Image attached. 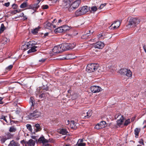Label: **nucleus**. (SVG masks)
Masks as SVG:
<instances>
[{"mask_svg":"<svg viewBox=\"0 0 146 146\" xmlns=\"http://www.w3.org/2000/svg\"><path fill=\"white\" fill-rule=\"evenodd\" d=\"M94 47L97 48L98 49H102L104 46V43L100 41H99L97 42L94 44Z\"/></svg>","mask_w":146,"mask_h":146,"instance_id":"10","label":"nucleus"},{"mask_svg":"<svg viewBox=\"0 0 146 146\" xmlns=\"http://www.w3.org/2000/svg\"><path fill=\"white\" fill-rule=\"evenodd\" d=\"M57 132L60 134H62V135H65L67 134V131L66 129L63 128L60 129L58 130Z\"/></svg>","mask_w":146,"mask_h":146,"instance_id":"17","label":"nucleus"},{"mask_svg":"<svg viewBox=\"0 0 146 146\" xmlns=\"http://www.w3.org/2000/svg\"><path fill=\"white\" fill-rule=\"evenodd\" d=\"M140 131V129L139 128H136L134 130V133L135 135V137L137 138L138 137L139 133Z\"/></svg>","mask_w":146,"mask_h":146,"instance_id":"28","label":"nucleus"},{"mask_svg":"<svg viewBox=\"0 0 146 146\" xmlns=\"http://www.w3.org/2000/svg\"><path fill=\"white\" fill-rule=\"evenodd\" d=\"M88 31L89 32V33H87L82 36V38L84 39H87V37L91 35V34H92L94 31L93 30L91 29L88 30Z\"/></svg>","mask_w":146,"mask_h":146,"instance_id":"15","label":"nucleus"},{"mask_svg":"<svg viewBox=\"0 0 146 146\" xmlns=\"http://www.w3.org/2000/svg\"><path fill=\"white\" fill-rule=\"evenodd\" d=\"M1 119H4L7 123V121L5 117V116H2L1 118Z\"/></svg>","mask_w":146,"mask_h":146,"instance_id":"61","label":"nucleus"},{"mask_svg":"<svg viewBox=\"0 0 146 146\" xmlns=\"http://www.w3.org/2000/svg\"><path fill=\"white\" fill-rule=\"evenodd\" d=\"M127 69L123 68L119 70V72L121 74L125 75Z\"/></svg>","mask_w":146,"mask_h":146,"instance_id":"30","label":"nucleus"},{"mask_svg":"<svg viewBox=\"0 0 146 146\" xmlns=\"http://www.w3.org/2000/svg\"><path fill=\"white\" fill-rule=\"evenodd\" d=\"M16 128L13 126L10 127L9 129V131L10 132H15L16 131Z\"/></svg>","mask_w":146,"mask_h":146,"instance_id":"38","label":"nucleus"},{"mask_svg":"<svg viewBox=\"0 0 146 146\" xmlns=\"http://www.w3.org/2000/svg\"><path fill=\"white\" fill-rule=\"evenodd\" d=\"M9 38L5 37H3L2 38L1 43L2 44H5L9 42Z\"/></svg>","mask_w":146,"mask_h":146,"instance_id":"23","label":"nucleus"},{"mask_svg":"<svg viewBox=\"0 0 146 146\" xmlns=\"http://www.w3.org/2000/svg\"><path fill=\"white\" fill-rule=\"evenodd\" d=\"M5 29V27L4 26V24L2 23L1 24L0 27V33H2Z\"/></svg>","mask_w":146,"mask_h":146,"instance_id":"40","label":"nucleus"},{"mask_svg":"<svg viewBox=\"0 0 146 146\" xmlns=\"http://www.w3.org/2000/svg\"><path fill=\"white\" fill-rule=\"evenodd\" d=\"M97 9V8L96 6H93L91 8V10L93 11H96Z\"/></svg>","mask_w":146,"mask_h":146,"instance_id":"46","label":"nucleus"},{"mask_svg":"<svg viewBox=\"0 0 146 146\" xmlns=\"http://www.w3.org/2000/svg\"><path fill=\"white\" fill-rule=\"evenodd\" d=\"M66 56L65 57H62L59 58V59H60V60H64V59H66Z\"/></svg>","mask_w":146,"mask_h":146,"instance_id":"60","label":"nucleus"},{"mask_svg":"<svg viewBox=\"0 0 146 146\" xmlns=\"http://www.w3.org/2000/svg\"><path fill=\"white\" fill-rule=\"evenodd\" d=\"M70 1H64L62 3L63 6L65 8H67L69 7H70Z\"/></svg>","mask_w":146,"mask_h":146,"instance_id":"22","label":"nucleus"},{"mask_svg":"<svg viewBox=\"0 0 146 146\" xmlns=\"http://www.w3.org/2000/svg\"><path fill=\"white\" fill-rule=\"evenodd\" d=\"M12 7L14 9H16L17 7V5L15 4H13L12 5Z\"/></svg>","mask_w":146,"mask_h":146,"instance_id":"52","label":"nucleus"},{"mask_svg":"<svg viewBox=\"0 0 146 146\" xmlns=\"http://www.w3.org/2000/svg\"><path fill=\"white\" fill-rule=\"evenodd\" d=\"M17 11L16 10L12 11H11V13L12 14H15L17 13Z\"/></svg>","mask_w":146,"mask_h":146,"instance_id":"54","label":"nucleus"},{"mask_svg":"<svg viewBox=\"0 0 146 146\" xmlns=\"http://www.w3.org/2000/svg\"><path fill=\"white\" fill-rule=\"evenodd\" d=\"M30 48V49L27 52L28 54L34 52L36 51L38 47L37 46H35Z\"/></svg>","mask_w":146,"mask_h":146,"instance_id":"21","label":"nucleus"},{"mask_svg":"<svg viewBox=\"0 0 146 146\" xmlns=\"http://www.w3.org/2000/svg\"><path fill=\"white\" fill-rule=\"evenodd\" d=\"M70 127L73 129H76L77 128L75 123L74 121H72L70 122Z\"/></svg>","mask_w":146,"mask_h":146,"instance_id":"27","label":"nucleus"},{"mask_svg":"<svg viewBox=\"0 0 146 146\" xmlns=\"http://www.w3.org/2000/svg\"><path fill=\"white\" fill-rule=\"evenodd\" d=\"M39 7V5L37 3L33 5L30 6V8L34 10V11H36V9H37Z\"/></svg>","mask_w":146,"mask_h":146,"instance_id":"25","label":"nucleus"},{"mask_svg":"<svg viewBox=\"0 0 146 146\" xmlns=\"http://www.w3.org/2000/svg\"><path fill=\"white\" fill-rule=\"evenodd\" d=\"M62 27L64 32H66L67 31L69 30L70 29V27L66 25H64L62 26Z\"/></svg>","mask_w":146,"mask_h":146,"instance_id":"34","label":"nucleus"},{"mask_svg":"<svg viewBox=\"0 0 146 146\" xmlns=\"http://www.w3.org/2000/svg\"><path fill=\"white\" fill-rule=\"evenodd\" d=\"M19 144L17 142H15L13 140L10 141L8 146H20Z\"/></svg>","mask_w":146,"mask_h":146,"instance_id":"20","label":"nucleus"},{"mask_svg":"<svg viewBox=\"0 0 146 146\" xmlns=\"http://www.w3.org/2000/svg\"><path fill=\"white\" fill-rule=\"evenodd\" d=\"M86 112H84L82 114V117L83 118H84L85 119L86 118Z\"/></svg>","mask_w":146,"mask_h":146,"instance_id":"49","label":"nucleus"},{"mask_svg":"<svg viewBox=\"0 0 146 146\" xmlns=\"http://www.w3.org/2000/svg\"><path fill=\"white\" fill-rule=\"evenodd\" d=\"M3 98L1 97H0V104H3V102L2 101V100H3Z\"/></svg>","mask_w":146,"mask_h":146,"instance_id":"62","label":"nucleus"},{"mask_svg":"<svg viewBox=\"0 0 146 146\" xmlns=\"http://www.w3.org/2000/svg\"><path fill=\"white\" fill-rule=\"evenodd\" d=\"M91 90L93 93L99 92L102 90L101 88L98 86H93L91 87Z\"/></svg>","mask_w":146,"mask_h":146,"instance_id":"6","label":"nucleus"},{"mask_svg":"<svg viewBox=\"0 0 146 146\" xmlns=\"http://www.w3.org/2000/svg\"><path fill=\"white\" fill-rule=\"evenodd\" d=\"M66 56V59L67 60L72 59L75 58L74 56H73L72 54H68Z\"/></svg>","mask_w":146,"mask_h":146,"instance_id":"35","label":"nucleus"},{"mask_svg":"<svg viewBox=\"0 0 146 146\" xmlns=\"http://www.w3.org/2000/svg\"><path fill=\"white\" fill-rule=\"evenodd\" d=\"M130 123V119H127L125 121L124 123L123 124V125L126 126L127 125Z\"/></svg>","mask_w":146,"mask_h":146,"instance_id":"42","label":"nucleus"},{"mask_svg":"<svg viewBox=\"0 0 146 146\" xmlns=\"http://www.w3.org/2000/svg\"><path fill=\"white\" fill-rule=\"evenodd\" d=\"M60 44L57 46H55L53 48L52 52L54 53H59L60 52H62V48L61 47Z\"/></svg>","mask_w":146,"mask_h":146,"instance_id":"12","label":"nucleus"},{"mask_svg":"<svg viewBox=\"0 0 146 146\" xmlns=\"http://www.w3.org/2000/svg\"><path fill=\"white\" fill-rule=\"evenodd\" d=\"M42 113L37 110L34 111L30 113L28 115V117L30 119H36L41 117Z\"/></svg>","mask_w":146,"mask_h":146,"instance_id":"1","label":"nucleus"},{"mask_svg":"<svg viewBox=\"0 0 146 146\" xmlns=\"http://www.w3.org/2000/svg\"><path fill=\"white\" fill-rule=\"evenodd\" d=\"M5 136L8 139L12 138L13 136V135H11L10 133H8L5 135Z\"/></svg>","mask_w":146,"mask_h":146,"instance_id":"41","label":"nucleus"},{"mask_svg":"<svg viewBox=\"0 0 146 146\" xmlns=\"http://www.w3.org/2000/svg\"><path fill=\"white\" fill-rule=\"evenodd\" d=\"M10 4V3L9 2L6 3H5L4 5L7 7H8Z\"/></svg>","mask_w":146,"mask_h":146,"instance_id":"57","label":"nucleus"},{"mask_svg":"<svg viewBox=\"0 0 146 146\" xmlns=\"http://www.w3.org/2000/svg\"><path fill=\"white\" fill-rule=\"evenodd\" d=\"M83 139H79L77 143V145L78 146H85L86 143L83 142Z\"/></svg>","mask_w":146,"mask_h":146,"instance_id":"19","label":"nucleus"},{"mask_svg":"<svg viewBox=\"0 0 146 146\" xmlns=\"http://www.w3.org/2000/svg\"><path fill=\"white\" fill-rule=\"evenodd\" d=\"M139 19L135 18H131L129 20V23L127 26L128 28H132L136 27L139 23Z\"/></svg>","mask_w":146,"mask_h":146,"instance_id":"3","label":"nucleus"},{"mask_svg":"<svg viewBox=\"0 0 146 146\" xmlns=\"http://www.w3.org/2000/svg\"><path fill=\"white\" fill-rule=\"evenodd\" d=\"M106 124V121H102L99 123H98L95 127V128L96 129H100L105 127V125Z\"/></svg>","mask_w":146,"mask_h":146,"instance_id":"7","label":"nucleus"},{"mask_svg":"<svg viewBox=\"0 0 146 146\" xmlns=\"http://www.w3.org/2000/svg\"><path fill=\"white\" fill-rule=\"evenodd\" d=\"M44 146H50V144L47 143L44 145Z\"/></svg>","mask_w":146,"mask_h":146,"instance_id":"64","label":"nucleus"},{"mask_svg":"<svg viewBox=\"0 0 146 146\" xmlns=\"http://www.w3.org/2000/svg\"><path fill=\"white\" fill-rule=\"evenodd\" d=\"M80 2V0H77L73 2L70 6V8L76 9L79 6Z\"/></svg>","mask_w":146,"mask_h":146,"instance_id":"11","label":"nucleus"},{"mask_svg":"<svg viewBox=\"0 0 146 146\" xmlns=\"http://www.w3.org/2000/svg\"><path fill=\"white\" fill-rule=\"evenodd\" d=\"M62 52L64 51L72 49L75 46L76 44L75 43L72 44L70 43H64L60 44Z\"/></svg>","mask_w":146,"mask_h":146,"instance_id":"2","label":"nucleus"},{"mask_svg":"<svg viewBox=\"0 0 146 146\" xmlns=\"http://www.w3.org/2000/svg\"><path fill=\"white\" fill-rule=\"evenodd\" d=\"M54 32L56 33L64 32L62 26L59 27L55 29Z\"/></svg>","mask_w":146,"mask_h":146,"instance_id":"26","label":"nucleus"},{"mask_svg":"<svg viewBox=\"0 0 146 146\" xmlns=\"http://www.w3.org/2000/svg\"><path fill=\"white\" fill-rule=\"evenodd\" d=\"M36 44V43L35 42L32 40L28 42L24 46L26 47L25 48L27 49L34 46Z\"/></svg>","mask_w":146,"mask_h":146,"instance_id":"9","label":"nucleus"},{"mask_svg":"<svg viewBox=\"0 0 146 146\" xmlns=\"http://www.w3.org/2000/svg\"><path fill=\"white\" fill-rule=\"evenodd\" d=\"M7 139H8L7 137H6L5 136H2V137H1V143H4Z\"/></svg>","mask_w":146,"mask_h":146,"instance_id":"36","label":"nucleus"},{"mask_svg":"<svg viewBox=\"0 0 146 146\" xmlns=\"http://www.w3.org/2000/svg\"><path fill=\"white\" fill-rule=\"evenodd\" d=\"M45 94H42L39 96V98L41 99L42 98H45Z\"/></svg>","mask_w":146,"mask_h":146,"instance_id":"50","label":"nucleus"},{"mask_svg":"<svg viewBox=\"0 0 146 146\" xmlns=\"http://www.w3.org/2000/svg\"><path fill=\"white\" fill-rule=\"evenodd\" d=\"M106 4H101V5L100 6L99 8L100 9H102L103 8V7L105 6Z\"/></svg>","mask_w":146,"mask_h":146,"instance_id":"55","label":"nucleus"},{"mask_svg":"<svg viewBox=\"0 0 146 146\" xmlns=\"http://www.w3.org/2000/svg\"><path fill=\"white\" fill-rule=\"evenodd\" d=\"M125 75L127 77H130L132 76V73L130 70L127 69Z\"/></svg>","mask_w":146,"mask_h":146,"instance_id":"32","label":"nucleus"},{"mask_svg":"<svg viewBox=\"0 0 146 146\" xmlns=\"http://www.w3.org/2000/svg\"><path fill=\"white\" fill-rule=\"evenodd\" d=\"M34 127L36 132L40 131L42 129V128L39 124L37 123L35 125Z\"/></svg>","mask_w":146,"mask_h":146,"instance_id":"24","label":"nucleus"},{"mask_svg":"<svg viewBox=\"0 0 146 146\" xmlns=\"http://www.w3.org/2000/svg\"><path fill=\"white\" fill-rule=\"evenodd\" d=\"M49 33L48 32L46 33H44L43 36V37L44 38H46V36H48Z\"/></svg>","mask_w":146,"mask_h":146,"instance_id":"53","label":"nucleus"},{"mask_svg":"<svg viewBox=\"0 0 146 146\" xmlns=\"http://www.w3.org/2000/svg\"><path fill=\"white\" fill-rule=\"evenodd\" d=\"M38 141L40 143H42L44 144L48 142V141L45 139L43 137L39 138L38 139Z\"/></svg>","mask_w":146,"mask_h":146,"instance_id":"18","label":"nucleus"},{"mask_svg":"<svg viewBox=\"0 0 146 146\" xmlns=\"http://www.w3.org/2000/svg\"><path fill=\"white\" fill-rule=\"evenodd\" d=\"M35 141L31 139L26 142V145L28 146H34L35 144Z\"/></svg>","mask_w":146,"mask_h":146,"instance_id":"16","label":"nucleus"},{"mask_svg":"<svg viewBox=\"0 0 146 146\" xmlns=\"http://www.w3.org/2000/svg\"><path fill=\"white\" fill-rule=\"evenodd\" d=\"M143 49L145 51L146 53V46H144L143 47Z\"/></svg>","mask_w":146,"mask_h":146,"instance_id":"63","label":"nucleus"},{"mask_svg":"<svg viewBox=\"0 0 146 146\" xmlns=\"http://www.w3.org/2000/svg\"><path fill=\"white\" fill-rule=\"evenodd\" d=\"M40 28L41 27L40 26H38L37 27L32 30L31 31L32 33L33 34L36 35Z\"/></svg>","mask_w":146,"mask_h":146,"instance_id":"29","label":"nucleus"},{"mask_svg":"<svg viewBox=\"0 0 146 146\" xmlns=\"http://www.w3.org/2000/svg\"><path fill=\"white\" fill-rule=\"evenodd\" d=\"M142 92L143 93H144L145 94H146V87L143 86L141 88Z\"/></svg>","mask_w":146,"mask_h":146,"instance_id":"45","label":"nucleus"},{"mask_svg":"<svg viewBox=\"0 0 146 146\" xmlns=\"http://www.w3.org/2000/svg\"><path fill=\"white\" fill-rule=\"evenodd\" d=\"M29 104L31 106L30 110L32 111L34 109V106L35 104V102L34 98L33 97H31L30 98Z\"/></svg>","mask_w":146,"mask_h":146,"instance_id":"13","label":"nucleus"},{"mask_svg":"<svg viewBox=\"0 0 146 146\" xmlns=\"http://www.w3.org/2000/svg\"><path fill=\"white\" fill-rule=\"evenodd\" d=\"M143 124L145 125L143 127V128H144L146 127V120L144 121L143 122Z\"/></svg>","mask_w":146,"mask_h":146,"instance_id":"58","label":"nucleus"},{"mask_svg":"<svg viewBox=\"0 0 146 146\" xmlns=\"http://www.w3.org/2000/svg\"><path fill=\"white\" fill-rule=\"evenodd\" d=\"M119 117V119H118L117 121V125L119 127H122L123 125V122L124 120L123 117L121 115L118 116L117 117Z\"/></svg>","mask_w":146,"mask_h":146,"instance_id":"5","label":"nucleus"},{"mask_svg":"<svg viewBox=\"0 0 146 146\" xmlns=\"http://www.w3.org/2000/svg\"><path fill=\"white\" fill-rule=\"evenodd\" d=\"M27 6V2H24L22 3L20 5V7L21 8H24L26 7Z\"/></svg>","mask_w":146,"mask_h":146,"instance_id":"43","label":"nucleus"},{"mask_svg":"<svg viewBox=\"0 0 146 146\" xmlns=\"http://www.w3.org/2000/svg\"><path fill=\"white\" fill-rule=\"evenodd\" d=\"M26 127L27 128L29 131H30L32 132L33 131V129L32 128L31 125L29 124H27L26 125Z\"/></svg>","mask_w":146,"mask_h":146,"instance_id":"39","label":"nucleus"},{"mask_svg":"<svg viewBox=\"0 0 146 146\" xmlns=\"http://www.w3.org/2000/svg\"><path fill=\"white\" fill-rule=\"evenodd\" d=\"M13 67V65H11L9 66H8L6 68V69L7 70H10Z\"/></svg>","mask_w":146,"mask_h":146,"instance_id":"51","label":"nucleus"},{"mask_svg":"<svg viewBox=\"0 0 146 146\" xmlns=\"http://www.w3.org/2000/svg\"><path fill=\"white\" fill-rule=\"evenodd\" d=\"M45 59H42L39 60V62H43L45 61Z\"/></svg>","mask_w":146,"mask_h":146,"instance_id":"59","label":"nucleus"},{"mask_svg":"<svg viewBox=\"0 0 146 146\" xmlns=\"http://www.w3.org/2000/svg\"><path fill=\"white\" fill-rule=\"evenodd\" d=\"M80 9L83 15L86 13L90 10L89 7L87 6H84Z\"/></svg>","mask_w":146,"mask_h":146,"instance_id":"14","label":"nucleus"},{"mask_svg":"<svg viewBox=\"0 0 146 146\" xmlns=\"http://www.w3.org/2000/svg\"><path fill=\"white\" fill-rule=\"evenodd\" d=\"M51 25H53L50 22H47L46 25V27L48 29H49L50 27H51Z\"/></svg>","mask_w":146,"mask_h":146,"instance_id":"44","label":"nucleus"},{"mask_svg":"<svg viewBox=\"0 0 146 146\" xmlns=\"http://www.w3.org/2000/svg\"><path fill=\"white\" fill-rule=\"evenodd\" d=\"M139 143H140V144H141V145H144V143H143V140L142 139H141L139 141Z\"/></svg>","mask_w":146,"mask_h":146,"instance_id":"56","label":"nucleus"},{"mask_svg":"<svg viewBox=\"0 0 146 146\" xmlns=\"http://www.w3.org/2000/svg\"><path fill=\"white\" fill-rule=\"evenodd\" d=\"M48 7V6L47 5H44L42 6V8L43 9H47Z\"/></svg>","mask_w":146,"mask_h":146,"instance_id":"47","label":"nucleus"},{"mask_svg":"<svg viewBox=\"0 0 146 146\" xmlns=\"http://www.w3.org/2000/svg\"><path fill=\"white\" fill-rule=\"evenodd\" d=\"M75 15L76 16H79L83 15L82 13L81 12L80 9L77 10L75 12Z\"/></svg>","mask_w":146,"mask_h":146,"instance_id":"31","label":"nucleus"},{"mask_svg":"<svg viewBox=\"0 0 146 146\" xmlns=\"http://www.w3.org/2000/svg\"><path fill=\"white\" fill-rule=\"evenodd\" d=\"M98 67V65L96 64H89L87 66L86 70L88 72H93L97 70Z\"/></svg>","mask_w":146,"mask_h":146,"instance_id":"4","label":"nucleus"},{"mask_svg":"<svg viewBox=\"0 0 146 146\" xmlns=\"http://www.w3.org/2000/svg\"><path fill=\"white\" fill-rule=\"evenodd\" d=\"M98 37L100 39H104L105 38V35L103 33H100L98 35Z\"/></svg>","mask_w":146,"mask_h":146,"instance_id":"37","label":"nucleus"},{"mask_svg":"<svg viewBox=\"0 0 146 146\" xmlns=\"http://www.w3.org/2000/svg\"><path fill=\"white\" fill-rule=\"evenodd\" d=\"M86 117L88 118L90 117L92 115V111L91 110H89L87 112H86Z\"/></svg>","mask_w":146,"mask_h":146,"instance_id":"33","label":"nucleus"},{"mask_svg":"<svg viewBox=\"0 0 146 146\" xmlns=\"http://www.w3.org/2000/svg\"><path fill=\"white\" fill-rule=\"evenodd\" d=\"M121 22L120 21H118L115 22L113 23L110 26V29H114L118 28L120 25Z\"/></svg>","mask_w":146,"mask_h":146,"instance_id":"8","label":"nucleus"},{"mask_svg":"<svg viewBox=\"0 0 146 146\" xmlns=\"http://www.w3.org/2000/svg\"><path fill=\"white\" fill-rule=\"evenodd\" d=\"M20 17H23L24 19V20H26L27 19V18L26 17V16H24V14L23 13H22L21 15H20Z\"/></svg>","mask_w":146,"mask_h":146,"instance_id":"48","label":"nucleus"}]
</instances>
